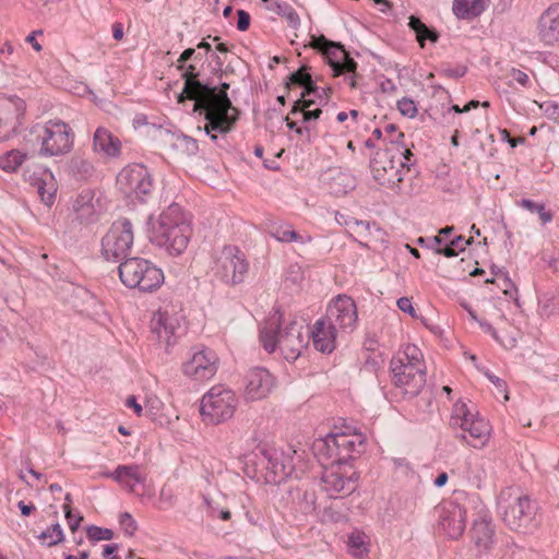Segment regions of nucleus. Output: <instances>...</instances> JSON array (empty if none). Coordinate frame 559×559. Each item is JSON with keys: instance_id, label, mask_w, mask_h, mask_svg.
Listing matches in <instances>:
<instances>
[{"instance_id": "2eb2a0df", "label": "nucleus", "mask_w": 559, "mask_h": 559, "mask_svg": "<svg viewBox=\"0 0 559 559\" xmlns=\"http://www.w3.org/2000/svg\"><path fill=\"white\" fill-rule=\"evenodd\" d=\"M536 507L527 496L514 498L503 511V521L512 531L528 533L536 526Z\"/></svg>"}, {"instance_id": "9d476101", "label": "nucleus", "mask_w": 559, "mask_h": 559, "mask_svg": "<svg viewBox=\"0 0 559 559\" xmlns=\"http://www.w3.org/2000/svg\"><path fill=\"white\" fill-rule=\"evenodd\" d=\"M133 240L131 222L127 218L117 219L102 239V255L109 262H122L129 255Z\"/></svg>"}, {"instance_id": "09e8293b", "label": "nucleus", "mask_w": 559, "mask_h": 559, "mask_svg": "<svg viewBox=\"0 0 559 559\" xmlns=\"http://www.w3.org/2000/svg\"><path fill=\"white\" fill-rule=\"evenodd\" d=\"M397 109L400 114L407 118H415L418 112L417 104L409 97H403L397 102Z\"/></svg>"}, {"instance_id": "a211bd4d", "label": "nucleus", "mask_w": 559, "mask_h": 559, "mask_svg": "<svg viewBox=\"0 0 559 559\" xmlns=\"http://www.w3.org/2000/svg\"><path fill=\"white\" fill-rule=\"evenodd\" d=\"M438 524L451 539H459L466 527V510L454 500L443 501L437 509Z\"/></svg>"}, {"instance_id": "ea45409f", "label": "nucleus", "mask_w": 559, "mask_h": 559, "mask_svg": "<svg viewBox=\"0 0 559 559\" xmlns=\"http://www.w3.org/2000/svg\"><path fill=\"white\" fill-rule=\"evenodd\" d=\"M467 478H468V481L474 487H476V488L481 487V485L486 478L485 462L483 460H476L474 462H468Z\"/></svg>"}, {"instance_id": "c85d7f7f", "label": "nucleus", "mask_w": 559, "mask_h": 559, "mask_svg": "<svg viewBox=\"0 0 559 559\" xmlns=\"http://www.w3.org/2000/svg\"><path fill=\"white\" fill-rule=\"evenodd\" d=\"M93 148L106 157H117L121 152V141L108 129L98 127L94 132Z\"/></svg>"}, {"instance_id": "79ce46f5", "label": "nucleus", "mask_w": 559, "mask_h": 559, "mask_svg": "<svg viewBox=\"0 0 559 559\" xmlns=\"http://www.w3.org/2000/svg\"><path fill=\"white\" fill-rule=\"evenodd\" d=\"M520 204L527 211L537 213L543 225L550 223L554 218L552 212L547 211L544 204L535 203L528 199L521 200Z\"/></svg>"}, {"instance_id": "774afa93", "label": "nucleus", "mask_w": 559, "mask_h": 559, "mask_svg": "<svg viewBox=\"0 0 559 559\" xmlns=\"http://www.w3.org/2000/svg\"><path fill=\"white\" fill-rule=\"evenodd\" d=\"M160 404H162V402L158 399L148 400L145 405V408H146L145 412L148 413L153 417L155 415V413L153 411L158 409Z\"/></svg>"}, {"instance_id": "393cba45", "label": "nucleus", "mask_w": 559, "mask_h": 559, "mask_svg": "<svg viewBox=\"0 0 559 559\" xmlns=\"http://www.w3.org/2000/svg\"><path fill=\"white\" fill-rule=\"evenodd\" d=\"M538 36L545 45H559V4L549 7L540 15Z\"/></svg>"}, {"instance_id": "f704fd0d", "label": "nucleus", "mask_w": 559, "mask_h": 559, "mask_svg": "<svg viewBox=\"0 0 559 559\" xmlns=\"http://www.w3.org/2000/svg\"><path fill=\"white\" fill-rule=\"evenodd\" d=\"M408 26L416 33V39L421 47L425 46V40L437 43L439 39V34L435 29L429 28L417 16L412 15L409 17Z\"/></svg>"}, {"instance_id": "39448f33", "label": "nucleus", "mask_w": 559, "mask_h": 559, "mask_svg": "<svg viewBox=\"0 0 559 559\" xmlns=\"http://www.w3.org/2000/svg\"><path fill=\"white\" fill-rule=\"evenodd\" d=\"M25 144L38 148L41 157H58L68 154L74 144L72 128L61 119H50L29 128L24 136Z\"/></svg>"}, {"instance_id": "f03ea898", "label": "nucleus", "mask_w": 559, "mask_h": 559, "mask_svg": "<svg viewBox=\"0 0 559 559\" xmlns=\"http://www.w3.org/2000/svg\"><path fill=\"white\" fill-rule=\"evenodd\" d=\"M260 342L267 353L278 350L287 361H295L309 342V331L296 319L285 321L275 310L260 329Z\"/></svg>"}, {"instance_id": "20e7f679", "label": "nucleus", "mask_w": 559, "mask_h": 559, "mask_svg": "<svg viewBox=\"0 0 559 559\" xmlns=\"http://www.w3.org/2000/svg\"><path fill=\"white\" fill-rule=\"evenodd\" d=\"M393 385L405 396H417L426 384V365L421 350L414 344L405 345L390 361Z\"/></svg>"}, {"instance_id": "a878e982", "label": "nucleus", "mask_w": 559, "mask_h": 559, "mask_svg": "<svg viewBox=\"0 0 559 559\" xmlns=\"http://www.w3.org/2000/svg\"><path fill=\"white\" fill-rule=\"evenodd\" d=\"M338 329L326 318L319 319L311 331L313 346L321 353H332L335 348V341Z\"/></svg>"}, {"instance_id": "72a5a7b5", "label": "nucleus", "mask_w": 559, "mask_h": 559, "mask_svg": "<svg viewBox=\"0 0 559 559\" xmlns=\"http://www.w3.org/2000/svg\"><path fill=\"white\" fill-rule=\"evenodd\" d=\"M308 97L309 96H305V97H301L300 99L296 100L293 106V109L290 110V114L294 116L300 115L301 120L304 122L317 120L323 112L322 109H320V108L310 109V107L312 105H314L316 102Z\"/></svg>"}, {"instance_id": "69168bd1", "label": "nucleus", "mask_w": 559, "mask_h": 559, "mask_svg": "<svg viewBox=\"0 0 559 559\" xmlns=\"http://www.w3.org/2000/svg\"><path fill=\"white\" fill-rule=\"evenodd\" d=\"M39 34L41 35L43 32L41 31H35L33 33H31L27 37H26V41L28 44L32 45V47L36 50V51H40L41 50V45L37 41L36 39V35Z\"/></svg>"}, {"instance_id": "b1692460", "label": "nucleus", "mask_w": 559, "mask_h": 559, "mask_svg": "<svg viewBox=\"0 0 559 559\" xmlns=\"http://www.w3.org/2000/svg\"><path fill=\"white\" fill-rule=\"evenodd\" d=\"M104 476L111 478L130 493L135 491L136 485L144 486L146 483V475L138 464L118 465L115 471L105 473Z\"/></svg>"}, {"instance_id": "473e14b6", "label": "nucleus", "mask_w": 559, "mask_h": 559, "mask_svg": "<svg viewBox=\"0 0 559 559\" xmlns=\"http://www.w3.org/2000/svg\"><path fill=\"white\" fill-rule=\"evenodd\" d=\"M487 2L488 0H454L452 10L459 19H473L485 10Z\"/></svg>"}, {"instance_id": "4c0bfd02", "label": "nucleus", "mask_w": 559, "mask_h": 559, "mask_svg": "<svg viewBox=\"0 0 559 559\" xmlns=\"http://www.w3.org/2000/svg\"><path fill=\"white\" fill-rule=\"evenodd\" d=\"M329 186L332 193L343 195L355 188V178L347 173L338 171L332 177Z\"/></svg>"}, {"instance_id": "e2e57ef3", "label": "nucleus", "mask_w": 559, "mask_h": 559, "mask_svg": "<svg viewBox=\"0 0 559 559\" xmlns=\"http://www.w3.org/2000/svg\"><path fill=\"white\" fill-rule=\"evenodd\" d=\"M126 405L128 407H131L133 408L134 413L138 415V416H141L143 414V408L142 406L138 403L135 396L131 395L127 399L126 401Z\"/></svg>"}, {"instance_id": "8fccbe9b", "label": "nucleus", "mask_w": 559, "mask_h": 559, "mask_svg": "<svg viewBox=\"0 0 559 559\" xmlns=\"http://www.w3.org/2000/svg\"><path fill=\"white\" fill-rule=\"evenodd\" d=\"M119 523L123 533L128 536H133L138 530V524L129 512H122L120 514Z\"/></svg>"}, {"instance_id": "4468645a", "label": "nucleus", "mask_w": 559, "mask_h": 559, "mask_svg": "<svg viewBox=\"0 0 559 559\" xmlns=\"http://www.w3.org/2000/svg\"><path fill=\"white\" fill-rule=\"evenodd\" d=\"M356 473L343 464L331 463L322 473V489L332 499L343 498L356 489Z\"/></svg>"}, {"instance_id": "a18cd8bd", "label": "nucleus", "mask_w": 559, "mask_h": 559, "mask_svg": "<svg viewBox=\"0 0 559 559\" xmlns=\"http://www.w3.org/2000/svg\"><path fill=\"white\" fill-rule=\"evenodd\" d=\"M348 547L350 549V554L358 558L364 557L368 552L365 545L364 535L359 533L352 534L348 537Z\"/></svg>"}, {"instance_id": "0e129e2a", "label": "nucleus", "mask_w": 559, "mask_h": 559, "mask_svg": "<svg viewBox=\"0 0 559 559\" xmlns=\"http://www.w3.org/2000/svg\"><path fill=\"white\" fill-rule=\"evenodd\" d=\"M269 9L277 14H286V11L289 9V5L286 3H281L276 0L272 1V5Z\"/></svg>"}, {"instance_id": "338daca9", "label": "nucleus", "mask_w": 559, "mask_h": 559, "mask_svg": "<svg viewBox=\"0 0 559 559\" xmlns=\"http://www.w3.org/2000/svg\"><path fill=\"white\" fill-rule=\"evenodd\" d=\"M488 379L495 386L500 390V392H506L507 384L502 379L493 374H488Z\"/></svg>"}, {"instance_id": "e433bc0d", "label": "nucleus", "mask_w": 559, "mask_h": 559, "mask_svg": "<svg viewBox=\"0 0 559 559\" xmlns=\"http://www.w3.org/2000/svg\"><path fill=\"white\" fill-rule=\"evenodd\" d=\"M296 84L305 87L301 97L310 96L311 94H318L319 87L312 82L311 75L305 72V68H300L289 75V82L286 83Z\"/></svg>"}, {"instance_id": "f8f14e48", "label": "nucleus", "mask_w": 559, "mask_h": 559, "mask_svg": "<svg viewBox=\"0 0 559 559\" xmlns=\"http://www.w3.org/2000/svg\"><path fill=\"white\" fill-rule=\"evenodd\" d=\"M212 271L222 282L236 285L243 281L248 262L237 247L224 246L214 255Z\"/></svg>"}, {"instance_id": "58836bf2", "label": "nucleus", "mask_w": 559, "mask_h": 559, "mask_svg": "<svg viewBox=\"0 0 559 559\" xmlns=\"http://www.w3.org/2000/svg\"><path fill=\"white\" fill-rule=\"evenodd\" d=\"M177 493L176 488L173 484L165 483L158 495V506L157 508L160 510H168L174 508L177 504Z\"/></svg>"}, {"instance_id": "864d4df0", "label": "nucleus", "mask_w": 559, "mask_h": 559, "mask_svg": "<svg viewBox=\"0 0 559 559\" xmlns=\"http://www.w3.org/2000/svg\"><path fill=\"white\" fill-rule=\"evenodd\" d=\"M417 243L420 245L421 247L432 249L436 252V248H440V246L442 243H444V240L441 236H435V237H428V238L419 237L417 239Z\"/></svg>"}, {"instance_id": "c756f323", "label": "nucleus", "mask_w": 559, "mask_h": 559, "mask_svg": "<svg viewBox=\"0 0 559 559\" xmlns=\"http://www.w3.org/2000/svg\"><path fill=\"white\" fill-rule=\"evenodd\" d=\"M493 535L495 532L489 521L481 519L474 522L472 527V538L480 551L490 548L493 542Z\"/></svg>"}, {"instance_id": "ddd939ff", "label": "nucleus", "mask_w": 559, "mask_h": 559, "mask_svg": "<svg viewBox=\"0 0 559 559\" xmlns=\"http://www.w3.org/2000/svg\"><path fill=\"white\" fill-rule=\"evenodd\" d=\"M117 186L127 198L143 201L153 190V180L144 165L131 164L118 174Z\"/></svg>"}, {"instance_id": "603ef678", "label": "nucleus", "mask_w": 559, "mask_h": 559, "mask_svg": "<svg viewBox=\"0 0 559 559\" xmlns=\"http://www.w3.org/2000/svg\"><path fill=\"white\" fill-rule=\"evenodd\" d=\"M63 509H64L66 519H67L70 530L72 532H75L79 528L81 522L83 521V516L80 514H78V515L73 514L70 506H68V504H64Z\"/></svg>"}, {"instance_id": "3c124183", "label": "nucleus", "mask_w": 559, "mask_h": 559, "mask_svg": "<svg viewBox=\"0 0 559 559\" xmlns=\"http://www.w3.org/2000/svg\"><path fill=\"white\" fill-rule=\"evenodd\" d=\"M34 183L37 185L38 187V194L41 199V201L46 204V205H51L55 201V194H56V190L55 189H46L44 185L40 183V179L39 178H35L34 179Z\"/></svg>"}, {"instance_id": "cd10ccee", "label": "nucleus", "mask_w": 559, "mask_h": 559, "mask_svg": "<svg viewBox=\"0 0 559 559\" xmlns=\"http://www.w3.org/2000/svg\"><path fill=\"white\" fill-rule=\"evenodd\" d=\"M292 510L298 514L307 515L316 510L317 496L313 489L308 487H290L288 490Z\"/></svg>"}, {"instance_id": "6ab92c4d", "label": "nucleus", "mask_w": 559, "mask_h": 559, "mask_svg": "<svg viewBox=\"0 0 559 559\" xmlns=\"http://www.w3.org/2000/svg\"><path fill=\"white\" fill-rule=\"evenodd\" d=\"M325 318L340 331L353 332L358 321L354 299L347 295H338L329 305Z\"/></svg>"}, {"instance_id": "423d86ee", "label": "nucleus", "mask_w": 559, "mask_h": 559, "mask_svg": "<svg viewBox=\"0 0 559 559\" xmlns=\"http://www.w3.org/2000/svg\"><path fill=\"white\" fill-rule=\"evenodd\" d=\"M412 155L411 150L402 143L391 141L385 148L378 150L370 160L373 179L381 186L400 191L403 176L409 171Z\"/></svg>"}, {"instance_id": "052dcab7", "label": "nucleus", "mask_w": 559, "mask_h": 559, "mask_svg": "<svg viewBox=\"0 0 559 559\" xmlns=\"http://www.w3.org/2000/svg\"><path fill=\"white\" fill-rule=\"evenodd\" d=\"M195 53V50L193 48H188L181 52L177 60V69L183 70L186 62L191 59Z\"/></svg>"}, {"instance_id": "c03bdc74", "label": "nucleus", "mask_w": 559, "mask_h": 559, "mask_svg": "<svg viewBox=\"0 0 559 559\" xmlns=\"http://www.w3.org/2000/svg\"><path fill=\"white\" fill-rule=\"evenodd\" d=\"M72 171L80 179H87L94 174V166L91 162L76 158L72 162Z\"/></svg>"}, {"instance_id": "2f4dec72", "label": "nucleus", "mask_w": 559, "mask_h": 559, "mask_svg": "<svg viewBox=\"0 0 559 559\" xmlns=\"http://www.w3.org/2000/svg\"><path fill=\"white\" fill-rule=\"evenodd\" d=\"M73 210L81 222H94L96 210L93 203V193L90 190L83 191L74 201Z\"/></svg>"}, {"instance_id": "c9c22d12", "label": "nucleus", "mask_w": 559, "mask_h": 559, "mask_svg": "<svg viewBox=\"0 0 559 559\" xmlns=\"http://www.w3.org/2000/svg\"><path fill=\"white\" fill-rule=\"evenodd\" d=\"M272 237L281 242H304L301 236L288 223H274L270 227Z\"/></svg>"}, {"instance_id": "7c9ffc66", "label": "nucleus", "mask_w": 559, "mask_h": 559, "mask_svg": "<svg viewBox=\"0 0 559 559\" xmlns=\"http://www.w3.org/2000/svg\"><path fill=\"white\" fill-rule=\"evenodd\" d=\"M34 159V154L28 155L27 153L22 152L20 150H11L0 156V168L8 173L15 171L20 166H22L25 163L26 169L28 170Z\"/></svg>"}, {"instance_id": "5701e85b", "label": "nucleus", "mask_w": 559, "mask_h": 559, "mask_svg": "<svg viewBox=\"0 0 559 559\" xmlns=\"http://www.w3.org/2000/svg\"><path fill=\"white\" fill-rule=\"evenodd\" d=\"M274 388V377L264 368H254L246 377L245 397L259 401L265 399Z\"/></svg>"}, {"instance_id": "1a4fd4ad", "label": "nucleus", "mask_w": 559, "mask_h": 559, "mask_svg": "<svg viewBox=\"0 0 559 559\" xmlns=\"http://www.w3.org/2000/svg\"><path fill=\"white\" fill-rule=\"evenodd\" d=\"M238 397L224 385L212 386L201 399L200 414L206 425H219L235 415Z\"/></svg>"}, {"instance_id": "bb28decb", "label": "nucleus", "mask_w": 559, "mask_h": 559, "mask_svg": "<svg viewBox=\"0 0 559 559\" xmlns=\"http://www.w3.org/2000/svg\"><path fill=\"white\" fill-rule=\"evenodd\" d=\"M26 109L25 102L15 95L0 96V119L3 127L15 128L21 123Z\"/></svg>"}, {"instance_id": "4be33fe9", "label": "nucleus", "mask_w": 559, "mask_h": 559, "mask_svg": "<svg viewBox=\"0 0 559 559\" xmlns=\"http://www.w3.org/2000/svg\"><path fill=\"white\" fill-rule=\"evenodd\" d=\"M336 222L344 225L352 237L365 247H372L377 240L383 236V230L374 223L368 221H359L352 216L336 214Z\"/></svg>"}, {"instance_id": "7ed1b4c3", "label": "nucleus", "mask_w": 559, "mask_h": 559, "mask_svg": "<svg viewBox=\"0 0 559 559\" xmlns=\"http://www.w3.org/2000/svg\"><path fill=\"white\" fill-rule=\"evenodd\" d=\"M191 234L188 215L179 204L173 203L159 214L153 224L150 239L169 254L179 255L187 249Z\"/></svg>"}, {"instance_id": "5fc2aeb1", "label": "nucleus", "mask_w": 559, "mask_h": 559, "mask_svg": "<svg viewBox=\"0 0 559 559\" xmlns=\"http://www.w3.org/2000/svg\"><path fill=\"white\" fill-rule=\"evenodd\" d=\"M509 75L512 79V81L516 82L522 87H526L530 83L528 75L519 69L512 68L510 70Z\"/></svg>"}, {"instance_id": "412c9836", "label": "nucleus", "mask_w": 559, "mask_h": 559, "mask_svg": "<svg viewBox=\"0 0 559 559\" xmlns=\"http://www.w3.org/2000/svg\"><path fill=\"white\" fill-rule=\"evenodd\" d=\"M179 328V316L173 309H168V307L159 308L151 319L152 333L160 344L167 347L175 344Z\"/></svg>"}, {"instance_id": "dca6fc26", "label": "nucleus", "mask_w": 559, "mask_h": 559, "mask_svg": "<svg viewBox=\"0 0 559 559\" xmlns=\"http://www.w3.org/2000/svg\"><path fill=\"white\" fill-rule=\"evenodd\" d=\"M296 451L288 449L287 452L271 449L262 451L261 464L265 468L264 480L267 484H281L295 471L294 454Z\"/></svg>"}, {"instance_id": "aec40b11", "label": "nucleus", "mask_w": 559, "mask_h": 559, "mask_svg": "<svg viewBox=\"0 0 559 559\" xmlns=\"http://www.w3.org/2000/svg\"><path fill=\"white\" fill-rule=\"evenodd\" d=\"M313 46L323 52L334 76L356 71L357 63L340 43L330 41L324 36H320L314 40Z\"/></svg>"}, {"instance_id": "680f3d73", "label": "nucleus", "mask_w": 559, "mask_h": 559, "mask_svg": "<svg viewBox=\"0 0 559 559\" xmlns=\"http://www.w3.org/2000/svg\"><path fill=\"white\" fill-rule=\"evenodd\" d=\"M437 254H442L447 258H452L457 254V250L454 248V246L451 245V242L444 243V247L442 248H436Z\"/></svg>"}, {"instance_id": "6e6d98bb", "label": "nucleus", "mask_w": 559, "mask_h": 559, "mask_svg": "<svg viewBox=\"0 0 559 559\" xmlns=\"http://www.w3.org/2000/svg\"><path fill=\"white\" fill-rule=\"evenodd\" d=\"M397 307L401 311L408 313L413 318L416 317L415 309L413 307L412 300L407 297H401L397 300Z\"/></svg>"}, {"instance_id": "f257e3e1", "label": "nucleus", "mask_w": 559, "mask_h": 559, "mask_svg": "<svg viewBox=\"0 0 559 559\" xmlns=\"http://www.w3.org/2000/svg\"><path fill=\"white\" fill-rule=\"evenodd\" d=\"M181 71L185 84L178 95V103L194 100L193 111L204 116V130L212 141L217 140L218 133L230 132L238 120L239 111L233 106L228 95L225 92L216 93V86L199 81L194 64L185 66Z\"/></svg>"}, {"instance_id": "13d9d810", "label": "nucleus", "mask_w": 559, "mask_h": 559, "mask_svg": "<svg viewBox=\"0 0 559 559\" xmlns=\"http://www.w3.org/2000/svg\"><path fill=\"white\" fill-rule=\"evenodd\" d=\"M238 21H237V28L241 32L247 31L250 25V15L245 10H238L237 11Z\"/></svg>"}, {"instance_id": "9b49d317", "label": "nucleus", "mask_w": 559, "mask_h": 559, "mask_svg": "<svg viewBox=\"0 0 559 559\" xmlns=\"http://www.w3.org/2000/svg\"><path fill=\"white\" fill-rule=\"evenodd\" d=\"M321 443L332 463L344 465L354 453L360 452L359 448L364 445L365 437L352 427H346L345 430L335 428V431L322 439Z\"/></svg>"}, {"instance_id": "f3484780", "label": "nucleus", "mask_w": 559, "mask_h": 559, "mask_svg": "<svg viewBox=\"0 0 559 559\" xmlns=\"http://www.w3.org/2000/svg\"><path fill=\"white\" fill-rule=\"evenodd\" d=\"M218 362L219 359L212 349L200 348L182 364V372L192 380L206 381L216 374Z\"/></svg>"}, {"instance_id": "bf43d9fd", "label": "nucleus", "mask_w": 559, "mask_h": 559, "mask_svg": "<svg viewBox=\"0 0 559 559\" xmlns=\"http://www.w3.org/2000/svg\"><path fill=\"white\" fill-rule=\"evenodd\" d=\"M449 242H451L454 248L462 252L465 250L466 246L471 245L473 242V238L465 239L463 236H456L453 239H451Z\"/></svg>"}, {"instance_id": "6e6552de", "label": "nucleus", "mask_w": 559, "mask_h": 559, "mask_svg": "<svg viewBox=\"0 0 559 559\" xmlns=\"http://www.w3.org/2000/svg\"><path fill=\"white\" fill-rule=\"evenodd\" d=\"M120 281L128 288L152 292L164 282L160 269L143 258H129L118 266Z\"/></svg>"}, {"instance_id": "0eeeda50", "label": "nucleus", "mask_w": 559, "mask_h": 559, "mask_svg": "<svg viewBox=\"0 0 559 559\" xmlns=\"http://www.w3.org/2000/svg\"><path fill=\"white\" fill-rule=\"evenodd\" d=\"M450 426L453 429H460L461 433L457 437L473 448L480 449L489 441L491 431L489 423L478 413H473L463 401H457L453 405Z\"/></svg>"}, {"instance_id": "a19ab883", "label": "nucleus", "mask_w": 559, "mask_h": 559, "mask_svg": "<svg viewBox=\"0 0 559 559\" xmlns=\"http://www.w3.org/2000/svg\"><path fill=\"white\" fill-rule=\"evenodd\" d=\"M38 538L41 543L48 547L58 545L64 538L63 531L59 523L51 525L49 528L44 531Z\"/></svg>"}, {"instance_id": "37998d69", "label": "nucleus", "mask_w": 559, "mask_h": 559, "mask_svg": "<svg viewBox=\"0 0 559 559\" xmlns=\"http://www.w3.org/2000/svg\"><path fill=\"white\" fill-rule=\"evenodd\" d=\"M219 495H217L216 498L209 495H202L203 502L206 506L210 514L212 516H218L219 519L227 521L230 519V511L228 509H219V503L217 501Z\"/></svg>"}, {"instance_id": "de8ad7c7", "label": "nucleus", "mask_w": 559, "mask_h": 559, "mask_svg": "<svg viewBox=\"0 0 559 559\" xmlns=\"http://www.w3.org/2000/svg\"><path fill=\"white\" fill-rule=\"evenodd\" d=\"M86 535L91 542L110 540L114 537V532L109 528L90 525L86 527Z\"/></svg>"}, {"instance_id": "49530a36", "label": "nucleus", "mask_w": 559, "mask_h": 559, "mask_svg": "<svg viewBox=\"0 0 559 559\" xmlns=\"http://www.w3.org/2000/svg\"><path fill=\"white\" fill-rule=\"evenodd\" d=\"M479 326L483 329L485 333H488L492 336V338L501 344L506 348H513L515 346V337H509L507 340H503L499 336L497 330L487 321L480 320L478 321Z\"/></svg>"}, {"instance_id": "4d7b16f0", "label": "nucleus", "mask_w": 559, "mask_h": 559, "mask_svg": "<svg viewBox=\"0 0 559 559\" xmlns=\"http://www.w3.org/2000/svg\"><path fill=\"white\" fill-rule=\"evenodd\" d=\"M466 67L460 66L456 68H443L441 73L448 78L459 79L462 78L466 73Z\"/></svg>"}]
</instances>
